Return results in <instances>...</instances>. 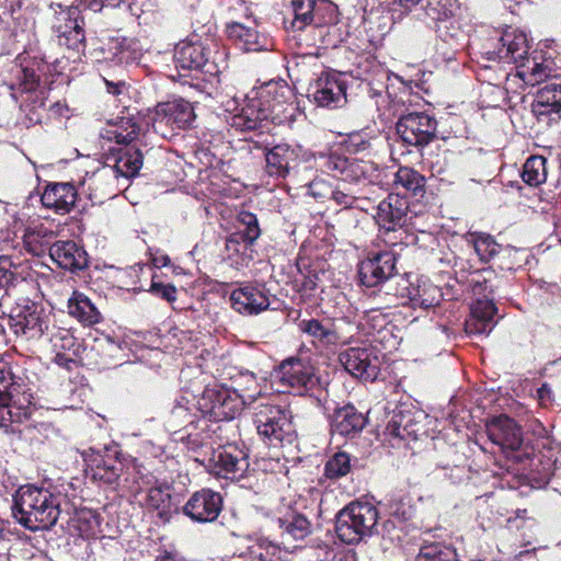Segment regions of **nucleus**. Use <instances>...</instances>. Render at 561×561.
<instances>
[{"label": "nucleus", "instance_id": "nucleus-29", "mask_svg": "<svg viewBox=\"0 0 561 561\" xmlns=\"http://www.w3.org/2000/svg\"><path fill=\"white\" fill-rule=\"evenodd\" d=\"M365 424L366 417L362 413L352 405H345L334 413L331 431L334 435L355 436Z\"/></svg>", "mask_w": 561, "mask_h": 561}, {"label": "nucleus", "instance_id": "nucleus-6", "mask_svg": "<svg viewBox=\"0 0 561 561\" xmlns=\"http://www.w3.org/2000/svg\"><path fill=\"white\" fill-rule=\"evenodd\" d=\"M317 164L322 171L350 183H373L378 178V168L374 162L347 158L336 152L321 153Z\"/></svg>", "mask_w": 561, "mask_h": 561}, {"label": "nucleus", "instance_id": "nucleus-23", "mask_svg": "<svg viewBox=\"0 0 561 561\" xmlns=\"http://www.w3.org/2000/svg\"><path fill=\"white\" fill-rule=\"evenodd\" d=\"M209 51L199 43L181 42L174 48V64L181 70L210 72Z\"/></svg>", "mask_w": 561, "mask_h": 561}, {"label": "nucleus", "instance_id": "nucleus-16", "mask_svg": "<svg viewBox=\"0 0 561 561\" xmlns=\"http://www.w3.org/2000/svg\"><path fill=\"white\" fill-rule=\"evenodd\" d=\"M213 461V473L228 480L242 479L250 467L247 454L231 446L218 450Z\"/></svg>", "mask_w": 561, "mask_h": 561}, {"label": "nucleus", "instance_id": "nucleus-39", "mask_svg": "<svg viewBox=\"0 0 561 561\" xmlns=\"http://www.w3.org/2000/svg\"><path fill=\"white\" fill-rule=\"evenodd\" d=\"M140 131L139 125L133 117H123L111 129H107L103 137L115 140L117 144H130Z\"/></svg>", "mask_w": 561, "mask_h": 561}, {"label": "nucleus", "instance_id": "nucleus-1", "mask_svg": "<svg viewBox=\"0 0 561 561\" xmlns=\"http://www.w3.org/2000/svg\"><path fill=\"white\" fill-rule=\"evenodd\" d=\"M61 500L60 493L25 484L13 494L12 516L18 524L31 531L48 530L60 517Z\"/></svg>", "mask_w": 561, "mask_h": 561}, {"label": "nucleus", "instance_id": "nucleus-49", "mask_svg": "<svg viewBox=\"0 0 561 561\" xmlns=\"http://www.w3.org/2000/svg\"><path fill=\"white\" fill-rule=\"evenodd\" d=\"M59 24L55 25L58 36H61V30L68 31L81 30L83 21L80 20V11L77 8H69L59 13L57 18Z\"/></svg>", "mask_w": 561, "mask_h": 561}, {"label": "nucleus", "instance_id": "nucleus-4", "mask_svg": "<svg viewBox=\"0 0 561 561\" xmlns=\"http://www.w3.org/2000/svg\"><path fill=\"white\" fill-rule=\"evenodd\" d=\"M254 403V394L239 393L222 385L207 387L197 401L198 410L213 421H229L240 414L243 405Z\"/></svg>", "mask_w": 561, "mask_h": 561}, {"label": "nucleus", "instance_id": "nucleus-41", "mask_svg": "<svg viewBox=\"0 0 561 561\" xmlns=\"http://www.w3.org/2000/svg\"><path fill=\"white\" fill-rule=\"evenodd\" d=\"M393 184L416 196L424 192L425 178L412 168L400 167L394 174Z\"/></svg>", "mask_w": 561, "mask_h": 561}, {"label": "nucleus", "instance_id": "nucleus-8", "mask_svg": "<svg viewBox=\"0 0 561 561\" xmlns=\"http://www.w3.org/2000/svg\"><path fill=\"white\" fill-rule=\"evenodd\" d=\"M271 523L284 545L304 540L312 533L311 522L290 503L278 506L271 517Z\"/></svg>", "mask_w": 561, "mask_h": 561}, {"label": "nucleus", "instance_id": "nucleus-24", "mask_svg": "<svg viewBox=\"0 0 561 561\" xmlns=\"http://www.w3.org/2000/svg\"><path fill=\"white\" fill-rule=\"evenodd\" d=\"M51 260L68 271L82 270L88 265L87 252L75 241H57L49 248Z\"/></svg>", "mask_w": 561, "mask_h": 561}, {"label": "nucleus", "instance_id": "nucleus-52", "mask_svg": "<svg viewBox=\"0 0 561 561\" xmlns=\"http://www.w3.org/2000/svg\"><path fill=\"white\" fill-rule=\"evenodd\" d=\"M58 38L60 45H65L73 50H79L80 47L83 46L85 37L83 28L75 31H68L65 28L61 30V36H58Z\"/></svg>", "mask_w": 561, "mask_h": 561}, {"label": "nucleus", "instance_id": "nucleus-38", "mask_svg": "<svg viewBox=\"0 0 561 561\" xmlns=\"http://www.w3.org/2000/svg\"><path fill=\"white\" fill-rule=\"evenodd\" d=\"M335 533L337 538L347 545L358 543L366 538L346 507L336 516Z\"/></svg>", "mask_w": 561, "mask_h": 561}, {"label": "nucleus", "instance_id": "nucleus-14", "mask_svg": "<svg viewBox=\"0 0 561 561\" xmlns=\"http://www.w3.org/2000/svg\"><path fill=\"white\" fill-rule=\"evenodd\" d=\"M195 113L192 104L183 99L160 103L156 106L152 127L159 130L162 125L184 129L193 123Z\"/></svg>", "mask_w": 561, "mask_h": 561}, {"label": "nucleus", "instance_id": "nucleus-56", "mask_svg": "<svg viewBox=\"0 0 561 561\" xmlns=\"http://www.w3.org/2000/svg\"><path fill=\"white\" fill-rule=\"evenodd\" d=\"M150 291L153 295H156L162 299H165L169 302H173L176 300V288H175V286H173L171 284L153 283L151 285Z\"/></svg>", "mask_w": 561, "mask_h": 561}, {"label": "nucleus", "instance_id": "nucleus-5", "mask_svg": "<svg viewBox=\"0 0 561 561\" xmlns=\"http://www.w3.org/2000/svg\"><path fill=\"white\" fill-rule=\"evenodd\" d=\"M31 407L32 394L22 390L10 370L0 369V426L28 419Z\"/></svg>", "mask_w": 561, "mask_h": 561}, {"label": "nucleus", "instance_id": "nucleus-64", "mask_svg": "<svg viewBox=\"0 0 561 561\" xmlns=\"http://www.w3.org/2000/svg\"><path fill=\"white\" fill-rule=\"evenodd\" d=\"M243 242V238L240 236V233L237 231L232 234H230L228 238H227V241H226V248L228 250H231V251H234V252H238L239 249V244Z\"/></svg>", "mask_w": 561, "mask_h": 561}, {"label": "nucleus", "instance_id": "nucleus-43", "mask_svg": "<svg viewBox=\"0 0 561 561\" xmlns=\"http://www.w3.org/2000/svg\"><path fill=\"white\" fill-rule=\"evenodd\" d=\"M522 179L529 186L542 184L547 179L546 159L540 156L528 158L523 167Z\"/></svg>", "mask_w": 561, "mask_h": 561}, {"label": "nucleus", "instance_id": "nucleus-42", "mask_svg": "<svg viewBox=\"0 0 561 561\" xmlns=\"http://www.w3.org/2000/svg\"><path fill=\"white\" fill-rule=\"evenodd\" d=\"M551 70L543 64L527 57L517 68V76L527 84L536 85L549 77Z\"/></svg>", "mask_w": 561, "mask_h": 561}, {"label": "nucleus", "instance_id": "nucleus-55", "mask_svg": "<svg viewBox=\"0 0 561 561\" xmlns=\"http://www.w3.org/2000/svg\"><path fill=\"white\" fill-rule=\"evenodd\" d=\"M21 73V85L23 90L26 92L35 90L39 82V73L34 68L30 67L22 68Z\"/></svg>", "mask_w": 561, "mask_h": 561}, {"label": "nucleus", "instance_id": "nucleus-30", "mask_svg": "<svg viewBox=\"0 0 561 561\" xmlns=\"http://www.w3.org/2000/svg\"><path fill=\"white\" fill-rule=\"evenodd\" d=\"M322 3L318 4L317 0H291L290 7L294 15L291 27L302 31L312 24L320 26L327 23L320 15Z\"/></svg>", "mask_w": 561, "mask_h": 561}, {"label": "nucleus", "instance_id": "nucleus-26", "mask_svg": "<svg viewBox=\"0 0 561 561\" xmlns=\"http://www.w3.org/2000/svg\"><path fill=\"white\" fill-rule=\"evenodd\" d=\"M421 432L422 425L410 410L393 411L385 428V435L399 440L417 439Z\"/></svg>", "mask_w": 561, "mask_h": 561}, {"label": "nucleus", "instance_id": "nucleus-27", "mask_svg": "<svg viewBox=\"0 0 561 561\" xmlns=\"http://www.w3.org/2000/svg\"><path fill=\"white\" fill-rule=\"evenodd\" d=\"M12 327L16 334H23L27 339H39L48 333L49 321L35 310L27 308L16 316H11Z\"/></svg>", "mask_w": 561, "mask_h": 561}, {"label": "nucleus", "instance_id": "nucleus-15", "mask_svg": "<svg viewBox=\"0 0 561 561\" xmlns=\"http://www.w3.org/2000/svg\"><path fill=\"white\" fill-rule=\"evenodd\" d=\"M222 507V497L218 492L203 489L195 492L183 506V513L197 523L214 522Z\"/></svg>", "mask_w": 561, "mask_h": 561}, {"label": "nucleus", "instance_id": "nucleus-18", "mask_svg": "<svg viewBox=\"0 0 561 561\" xmlns=\"http://www.w3.org/2000/svg\"><path fill=\"white\" fill-rule=\"evenodd\" d=\"M231 307L241 314H257L270 307L267 291L262 285L247 284L230 294Z\"/></svg>", "mask_w": 561, "mask_h": 561}, {"label": "nucleus", "instance_id": "nucleus-48", "mask_svg": "<svg viewBox=\"0 0 561 561\" xmlns=\"http://www.w3.org/2000/svg\"><path fill=\"white\" fill-rule=\"evenodd\" d=\"M325 476L330 479H339L351 471V458L346 453L340 451L333 455L325 463Z\"/></svg>", "mask_w": 561, "mask_h": 561}, {"label": "nucleus", "instance_id": "nucleus-33", "mask_svg": "<svg viewBox=\"0 0 561 561\" xmlns=\"http://www.w3.org/2000/svg\"><path fill=\"white\" fill-rule=\"evenodd\" d=\"M68 312L84 325H93L101 321L98 308L81 293H73L68 301Z\"/></svg>", "mask_w": 561, "mask_h": 561}, {"label": "nucleus", "instance_id": "nucleus-59", "mask_svg": "<svg viewBox=\"0 0 561 561\" xmlns=\"http://www.w3.org/2000/svg\"><path fill=\"white\" fill-rule=\"evenodd\" d=\"M238 232L243 238V242L247 244H253L261 236V229L259 226H248L244 227L243 230H239Z\"/></svg>", "mask_w": 561, "mask_h": 561}, {"label": "nucleus", "instance_id": "nucleus-17", "mask_svg": "<svg viewBox=\"0 0 561 561\" xmlns=\"http://www.w3.org/2000/svg\"><path fill=\"white\" fill-rule=\"evenodd\" d=\"M280 381L298 392L314 389L319 385V377L314 367L301 359L290 358L282 363L279 368Z\"/></svg>", "mask_w": 561, "mask_h": 561}, {"label": "nucleus", "instance_id": "nucleus-45", "mask_svg": "<svg viewBox=\"0 0 561 561\" xmlns=\"http://www.w3.org/2000/svg\"><path fill=\"white\" fill-rule=\"evenodd\" d=\"M415 561H457L456 550L438 542L421 547Z\"/></svg>", "mask_w": 561, "mask_h": 561}, {"label": "nucleus", "instance_id": "nucleus-62", "mask_svg": "<svg viewBox=\"0 0 561 561\" xmlns=\"http://www.w3.org/2000/svg\"><path fill=\"white\" fill-rule=\"evenodd\" d=\"M537 398L541 405H548L552 401V389L547 383H543L537 390Z\"/></svg>", "mask_w": 561, "mask_h": 561}, {"label": "nucleus", "instance_id": "nucleus-58", "mask_svg": "<svg viewBox=\"0 0 561 561\" xmlns=\"http://www.w3.org/2000/svg\"><path fill=\"white\" fill-rule=\"evenodd\" d=\"M390 514L401 519H408L411 516V506L403 503L402 500L393 499L389 503Z\"/></svg>", "mask_w": 561, "mask_h": 561}, {"label": "nucleus", "instance_id": "nucleus-50", "mask_svg": "<svg viewBox=\"0 0 561 561\" xmlns=\"http://www.w3.org/2000/svg\"><path fill=\"white\" fill-rule=\"evenodd\" d=\"M332 191L333 188L330 183L322 178H316L308 184L309 195L320 202L330 199Z\"/></svg>", "mask_w": 561, "mask_h": 561}, {"label": "nucleus", "instance_id": "nucleus-9", "mask_svg": "<svg viewBox=\"0 0 561 561\" xmlns=\"http://www.w3.org/2000/svg\"><path fill=\"white\" fill-rule=\"evenodd\" d=\"M436 119L423 112L403 115L397 123V133L410 146H425L436 136Z\"/></svg>", "mask_w": 561, "mask_h": 561}, {"label": "nucleus", "instance_id": "nucleus-63", "mask_svg": "<svg viewBox=\"0 0 561 561\" xmlns=\"http://www.w3.org/2000/svg\"><path fill=\"white\" fill-rule=\"evenodd\" d=\"M238 220H239L240 225L243 227L259 226L256 216L250 211H241L238 216Z\"/></svg>", "mask_w": 561, "mask_h": 561}, {"label": "nucleus", "instance_id": "nucleus-21", "mask_svg": "<svg viewBox=\"0 0 561 561\" xmlns=\"http://www.w3.org/2000/svg\"><path fill=\"white\" fill-rule=\"evenodd\" d=\"M533 113L539 121L561 118V84L550 82L540 88L531 104Z\"/></svg>", "mask_w": 561, "mask_h": 561}, {"label": "nucleus", "instance_id": "nucleus-47", "mask_svg": "<svg viewBox=\"0 0 561 561\" xmlns=\"http://www.w3.org/2000/svg\"><path fill=\"white\" fill-rule=\"evenodd\" d=\"M190 401L182 397L173 405L168 424L171 428L176 430L193 423L192 408L188 405Z\"/></svg>", "mask_w": 561, "mask_h": 561}, {"label": "nucleus", "instance_id": "nucleus-2", "mask_svg": "<svg viewBox=\"0 0 561 561\" xmlns=\"http://www.w3.org/2000/svg\"><path fill=\"white\" fill-rule=\"evenodd\" d=\"M486 434L492 443L499 445L505 457L520 465L523 470L529 469L538 473L547 472L551 463H542L534 454L533 447L524 444L520 426L511 417L500 415L486 423Z\"/></svg>", "mask_w": 561, "mask_h": 561}, {"label": "nucleus", "instance_id": "nucleus-31", "mask_svg": "<svg viewBox=\"0 0 561 561\" xmlns=\"http://www.w3.org/2000/svg\"><path fill=\"white\" fill-rule=\"evenodd\" d=\"M443 294L438 286L427 278H420L416 285L408 288L409 304L412 308L430 309L439 305Z\"/></svg>", "mask_w": 561, "mask_h": 561}, {"label": "nucleus", "instance_id": "nucleus-3", "mask_svg": "<svg viewBox=\"0 0 561 561\" xmlns=\"http://www.w3.org/2000/svg\"><path fill=\"white\" fill-rule=\"evenodd\" d=\"M253 410V423L257 434L268 445L278 447L294 442L296 430L290 412L268 402H261Z\"/></svg>", "mask_w": 561, "mask_h": 561}, {"label": "nucleus", "instance_id": "nucleus-46", "mask_svg": "<svg viewBox=\"0 0 561 561\" xmlns=\"http://www.w3.org/2000/svg\"><path fill=\"white\" fill-rule=\"evenodd\" d=\"M472 237L473 248L481 261H489L497 254L501 245L490 234L474 233Z\"/></svg>", "mask_w": 561, "mask_h": 561}, {"label": "nucleus", "instance_id": "nucleus-25", "mask_svg": "<svg viewBox=\"0 0 561 561\" xmlns=\"http://www.w3.org/2000/svg\"><path fill=\"white\" fill-rule=\"evenodd\" d=\"M42 204L58 214H68L76 204L77 191L71 183H53L46 186Z\"/></svg>", "mask_w": 561, "mask_h": 561}, {"label": "nucleus", "instance_id": "nucleus-57", "mask_svg": "<svg viewBox=\"0 0 561 561\" xmlns=\"http://www.w3.org/2000/svg\"><path fill=\"white\" fill-rule=\"evenodd\" d=\"M51 342L56 348H70L75 344V337L66 330L58 329L57 333L51 337Z\"/></svg>", "mask_w": 561, "mask_h": 561}, {"label": "nucleus", "instance_id": "nucleus-20", "mask_svg": "<svg viewBox=\"0 0 561 561\" xmlns=\"http://www.w3.org/2000/svg\"><path fill=\"white\" fill-rule=\"evenodd\" d=\"M410 208L409 201L399 194H389L377 207L376 220L387 232L405 225Z\"/></svg>", "mask_w": 561, "mask_h": 561}, {"label": "nucleus", "instance_id": "nucleus-37", "mask_svg": "<svg viewBox=\"0 0 561 561\" xmlns=\"http://www.w3.org/2000/svg\"><path fill=\"white\" fill-rule=\"evenodd\" d=\"M366 537H370L378 522V511L368 502H352L345 506Z\"/></svg>", "mask_w": 561, "mask_h": 561}, {"label": "nucleus", "instance_id": "nucleus-28", "mask_svg": "<svg viewBox=\"0 0 561 561\" xmlns=\"http://www.w3.org/2000/svg\"><path fill=\"white\" fill-rule=\"evenodd\" d=\"M85 461L88 462L87 472L90 473L91 478L104 484L112 485L116 483L123 472V463L110 456L92 455Z\"/></svg>", "mask_w": 561, "mask_h": 561}, {"label": "nucleus", "instance_id": "nucleus-32", "mask_svg": "<svg viewBox=\"0 0 561 561\" xmlns=\"http://www.w3.org/2000/svg\"><path fill=\"white\" fill-rule=\"evenodd\" d=\"M261 105L260 100L250 99L240 113L232 116L231 125L242 131L257 128L260 123L268 117L267 110Z\"/></svg>", "mask_w": 561, "mask_h": 561}, {"label": "nucleus", "instance_id": "nucleus-36", "mask_svg": "<svg viewBox=\"0 0 561 561\" xmlns=\"http://www.w3.org/2000/svg\"><path fill=\"white\" fill-rule=\"evenodd\" d=\"M69 528L82 538H93L100 533V516L90 508L75 512L69 520Z\"/></svg>", "mask_w": 561, "mask_h": 561}, {"label": "nucleus", "instance_id": "nucleus-53", "mask_svg": "<svg viewBox=\"0 0 561 561\" xmlns=\"http://www.w3.org/2000/svg\"><path fill=\"white\" fill-rule=\"evenodd\" d=\"M18 277L12 271V262L7 256H0V288L9 289Z\"/></svg>", "mask_w": 561, "mask_h": 561}, {"label": "nucleus", "instance_id": "nucleus-54", "mask_svg": "<svg viewBox=\"0 0 561 561\" xmlns=\"http://www.w3.org/2000/svg\"><path fill=\"white\" fill-rule=\"evenodd\" d=\"M238 385V391L239 393H252L254 394V401L256 400V396L260 394V390H257L259 385L256 382V378L253 373H242L240 374L239 378L236 380Z\"/></svg>", "mask_w": 561, "mask_h": 561}, {"label": "nucleus", "instance_id": "nucleus-11", "mask_svg": "<svg viewBox=\"0 0 561 561\" xmlns=\"http://www.w3.org/2000/svg\"><path fill=\"white\" fill-rule=\"evenodd\" d=\"M528 42L526 35L518 30H506L497 39L493 49L485 51L489 60H497L503 64H515L518 68L522 61L528 57Z\"/></svg>", "mask_w": 561, "mask_h": 561}, {"label": "nucleus", "instance_id": "nucleus-19", "mask_svg": "<svg viewBox=\"0 0 561 561\" xmlns=\"http://www.w3.org/2000/svg\"><path fill=\"white\" fill-rule=\"evenodd\" d=\"M300 147L288 144H277L265 149V170L270 176L285 179L297 165Z\"/></svg>", "mask_w": 561, "mask_h": 561}, {"label": "nucleus", "instance_id": "nucleus-60", "mask_svg": "<svg viewBox=\"0 0 561 561\" xmlns=\"http://www.w3.org/2000/svg\"><path fill=\"white\" fill-rule=\"evenodd\" d=\"M330 199L334 201L336 203V205H340L343 207H350V206H352V204L354 202V197L351 194H347L340 190H334V188L332 191Z\"/></svg>", "mask_w": 561, "mask_h": 561}, {"label": "nucleus", "instance_id": "nucleus-13", "mask_svg": "<svg viewBox=\"0 0 561 561\" xmlns=\"http://www.w3.org/2000/svg\"><path fill=\"white\" fill-rule=\"evenodd\" d=\"M341 365L352 376L374 381L379 374V358L366 347H350L339 355Z\"/></svg>", "mask_w": 561, "mask_h": 561}, {"label": "nucleus", "instance_id": "nucleus-44", "mask_svg": "<svg viewBox=\"0 0 561 561\" xmlns=\"http://www.w3.org/2000/svg\"><path fill=\"white\" fill-rule=\"evenodd\" d=\"M298 328L302 333L322 343L332 344L337 340V335L331 325H325L317 319H304L298 323Z\"/></svg>", "mask_w": 561, "mask_h": 561}, {"label": "nucleus", "instance_id": "nucleus-40", "mask_svg": "<svg viewBox=\"0 0 561 561\" xmlns=\"http://www.w3.org/2000/svg\"><path fill=\"white\" fill-rule=\"evenodd\" d=\"M228 36L241 44L245 51H257L263 48L259 42V34L255 30L247 27L241 23L233 22L227 27Z\"/></svg>", "mask_w": 561, "mask_h": 561}, {"label": "nucleus", "instance_id": "nucleus-22", "mask_svg": "<svg viewBox=\"0 0 561 561\" xmlns=\"http://www.w3.org/2000/svg\"><path fill=\"white\" fill-rule=\"evenodd\" d=\"M496 307L490 299H478L471 306L470 317L465 322L469 335H489L494 329Z\"/></svg>", "mask_w": 561, "mask_h": 561}, {"label": "nucleus", "instance_id": "nucleus-61", "mask_svg": "<svg viewBox=\"0 0 561 561\" xmlns=\"http://www.w3.org/2000/svg\"><path fill=\"white\" fill-rule=\"evenodd\" d=\"M88 4V8L92 11H100L104 5L112 8L118 7L122 0H81Z\"/></svg>", "mask_w": 561, "mask_h": 561}, {"label": "nucleus", "instance_id": "nucleus-7", "mask_svg": "<svg viewBox=\"0 0 561 561\" xmlns=\"http://www.w3.org/2000/svg\"><path fill=\"white\" fill-rule=\"evenodd\" d=\"M141 483L147 490V510L154 513L162 524L169 523L180 506V500L172 493V486L165 481H158L151 474L141 477Z\"/></svg>", "mask_w": 561, "mask_h": 561}, {"label": "nucleus", "instance_id": "nucleus-34", "mask_svg": "<svg viewBox=\"0 0 561 561\" xmlns=\"http://www.w3.org/2000/svg\"><path fill=\"white\" fill-rule=\"evenodd\" d=\"M142 165V153L138 148L127 147L121 151L119 156L115 161V165L113 170H110L108 173L113 178H116V174H121L125 178H131L138 174L140 168ZM107 174H100V176H106Z\"/></svg>", "mask_w": 561, "mask_h": 561}, {"label": "nucleus", "instance_id": "nucleus-35", "mask_svg": "<svg viewBox=\"0 0 561 561\" xmlns=\"http://www.w3.org/2000/svg\"><path fill=\"white\" fill-rule=\"evenodd\" d=\"M55 238V230L39 220L30 222L25 228L23 236L24 243L28 250L36 254H38L43 248L48 245Z\"/></svg>", "mask_w": 561, "mask_h": 561}, {"label": "nucleus", "instance_id": "nucleus-10", "mask_svg": "<svg viewBox=\"0 0 561 561\" xmlns=\"http://www.w3.org/2000/svg\"><path fill=\"white\" fill-rule=\"evenodd\" d=\"M308 91L313 102L322 107H339L346 102V83L336 71H323Z\"/></svg>", "mask_w": 561, "mask_h": 561}, {"label": "nucleus", "instance_id": "nucleus-51", "mask_svg": "<svg viewBox=\"0 0 561 561\" xmlns=\"http://www.w3.org/2000/svg\"><path fill=\"white\" fill-rule=\"evenodd\" d=\"M276 552L277 546L266 540H260L250 548L251 556L260 561H273Z\"/></svg>", "mask_w": 561, "mask_h": 561}, {"label": "nucleus", "instance_id": "nucleus-12", "mask_svg": "<svg viewBox=\"0 0 561 561\" xmlns=\"http://www.w3.org/2000/svg\"><path fill=\"white\" fill-rule=\"evenodd\" d=\"M397 256L392 251L374 253L358 265L360 283L366 287H375L396 273Z\"/></svg>", "mask_w": 561, "mask_h": 561}]
</instances>
